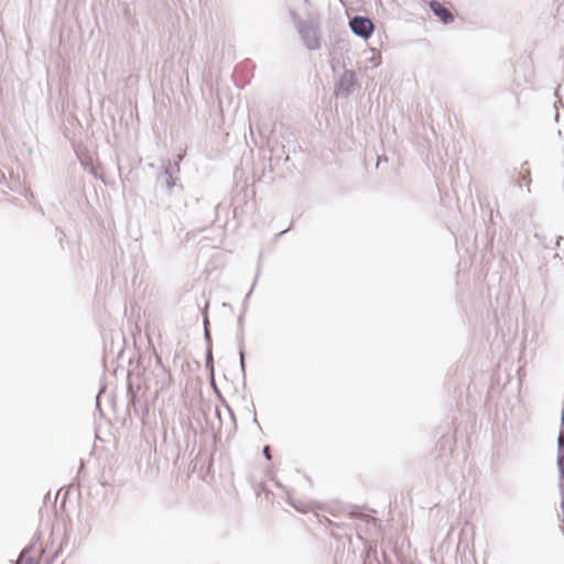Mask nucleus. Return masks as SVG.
<instances>
[{
    "label": "nucleus",
    "mask_w": 564,
    "mask_h": 564,
    "mask_svg": "<svg viewBox=\"0 0 564 564\" xmlns=\"http://www.w3.org/2000/svg\"><path fill=\"white\" fill-rule=\"evenodd\" d=\"M349 26L356 35L366 40L372 35L375 30L372 21L365 17H355L350 20Z\"/></svg>",
    "instance_id": "f257e3e1"
},
{
    "label": "nucleus",
    "mask_w": 564,
    "mask_h": 564,
    "mask_svg": "<svg viewBox=\"0 0 564 564\" xmlns=\"http://www.w3.org/2000/svg\"><path fill=\"white\" fill-rule=\"evenodd\" d=\"M430 8L434 12V14L445 24L452 23L454 21V14L445 8L441 2L436 0H432L430 2Z\"/></svg>",
    "instance_id": "f03ea898"
},
{
    "label": "nucleus",
    "mask_w": 564,
    "mask_h": 564,
    "mask_svg": "<svg viewBox=\"0 0 564 564\" xmlns=\"http://www.w3.org/2000/svg\"><path fill=\"white\" fill-rule=\"evenodd\" d=\"M263 454L264 456L268 458V459H271V454H270V447L269 446H265L264 449H263Z\"/></svg>",
    "instance_id": "7ed1b4c3"
},
{
    "label": "nucleus",
    "mask_w": 564,
    "mask_h": 564,
    "mask_svg": "<svg viewBox=\"0 0 564 564\" xmlns=\"http://www.w3.org/2000/svg\"><path fill=\"white\" fill-rule=\"evenodd\" d=\"M562 419L564 420V411H563V415H562Z\"/></svg>",
    "instance_id": "20e7f679"
}]
</instances>
